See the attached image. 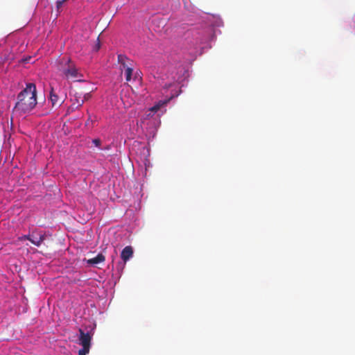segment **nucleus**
Returning <instances> with one entry per match:
<instances>
[{
    "mask_svg": "<svg viewBox=\"0 0 355 355\" xmlns=\"http://www.w3.org/2000/svg\"><path fill=\"white\" fill-rule=\"evenodd\" d=\"M66 94L62 90H50L49 98L53 106L60 105L64 101Z\"/></svg>",
    "mask_w": 355,
    "mask_h": 355,
    "instance_id": "39448f33",
    "label": "nucleus"
},
{
    "mask_svg": "<svg viewBox=\"0 0 355 355\" xmlns=\"http://www.w3.org/2000/svg\"><path fill=\"white\" fill-rule=\"evenodd\" d=\"M119 70L121 74L128 71V70H135V62L132 60L128 58L124 54H119L117 56Z\"/></svg>",
    "mask_w": 355,
    "mask_h": 355,
    "instance_id": "20e7f679",
    "label": "nucleus"
},
{
    "mask_svg": "<svg viewBox=\"0 0 355 355\" xmlns=\"http://www.w3.org/2000/svg\"><path fill=\"white\" fill-rule=\"evenodd\" d=\"M148 113L146 114V118L145 119H149V118H151L154 116L155 114H153V112H148Z\"/></svg>",
    "mask_w": 355,
    "mask_h": 355,
    "instance_id": "f3484780",
    "label": "nucleus"
},
{
    "mask_svg": "<svg viewBox=\"0 0 355 355\" xmlns=\"http://www.w3.org/2000/svg\"><path fill=\"white\" fill-rule=\"evenodd\" d=\"M92 143H93V144H94L96 147H100L101 144V141L99 139H93Z\"/></svg>",
    "mask_w": 355,
    "mask_h": 355,
    "instance_id": "2eb2a0df",
    "label": "nucleus"
},
{
    "mask_svg": "<svg viewBox=\"0 0 355 355\" xmlns=\"http://www.w3.org/2000/svg\"><path fill=\"white\" fill-rule=\"evenodd\" d=\"M124 75L125 79V85L127 87L130 89H133L134 87H138L141 86V71L135 70H128L123 73Z\"/></svg>",
    "mask_w": 355,
    "mask_h": 355,
    "instance_id": "7ed1b4c3",
    "label": "nucleus"
},
{
    "mask_svg": "<svg viewBox=\"0 0 355 355\" xmlns=\"http://www.w3.org/2000/svg\"><path fill=\"white\" fill-rule=\"evenodd\" d=\"M158 111H159V110L158 109V107L155 105L154 106L150 107L147 112H153V114H155L156 112H157Z\"/></svg>",
    "mask_w": 355,
    "mask_h": 355,
    "instance_id": "4468645a",
    "label": "nucleus"
},
{
    "mask_svg": "<svg viewBox=\"0 0 355 355\" xmlns=\"http://www.w3.org/2000/svg\"><path fill=\"white\" fill-rule=\"evenodd\" d=\"M44 240V236L42 234H39L37 236H35L33 234L31 235V239H29V241L35 245L40 246Z\"/></svg>",
    "mask_w": 355,
    "mask_h": 355,
    "instance_id": "9d476101",
    "label": "nucleus"
},
{
    "mask_svg": "<svg viewBox=\"0 0 355 355\" xmlns=\"http://www.w3.org/2000/svg\"><path fill=\"white\" fill-rule=\"evenodd\" d=\"M25 89H36V85L33 83H29L26 84V87Z\"/></svg>",
    "mask_w": 355,
    "mask_h": 355,
    "instance_id": "dca6fc26",
    "label": "nucleus"
},
{
    "mask_svg": "<svg viewBox=\"0 0 355 355\" xmlns=\"http://www.w3.org/2000/svg\"><path fill=\"white\" fill-rule=\"evenodd\" d=\"M23 239H27V240L29 241V239H31V235H29V234L28 235H25V236H24Z\"/></svg>",
    "mask_w": 355,
    "mask_h": 355,
    "instance_id": "a211bd4d",
    "label": "nucleus"
},
{
    "mask_svg": "<svg viewBox=\"0 0 355 355\" xmlns=\"http://www.w3.org/2000/svg\"><path fill=\"white\" fill-rule=\"evenodd\" d=\"M179 71L182 74L181 76H179L178 78L173 83H169L168 87H175V89H182V87L187 86L185 84V83L187 82L186 78L185 76H184V71L183 70V69H180Z\"/></svg>",
    "mask_w": 355,
    "mask_h": 355,
    "instance_id": "0eeeda50",
    "label": "nucleus"
},
{
    "mask_svg": "<svg viewBox=\"0 0 355 355\" xmlns=\"http://www.w3.org/2000/svg\"><path fill=\"white\" fill-rule=\"evenodd\" d=\"M78 94L77 92H75L73 96L76 98V103L79 105H82L85 102L86 97L85 96L82 97L81 94H80V95H78Z\"/></svg>",
    "mask_w": 355,
    "mask_h": 355,
    "instance_id": "f8f14e48",
    "label": "nucleus"
},
{
    "mask_svg": "<svg viewBox=\"0 0 355 355\" xmlns=\"http://www.w3.org/2000/svg\"><path fill=\"white\" fill-rule=\"evenodd\" d=\"M133 254V250L131 246L125 247L121 254V257L124 261V263L130 258Z\"/></svg>",
    "mask_w": 355,
    "mask_h": 355,
    "instance_id": "6e6552de",
    "label": "nucleus"
},
{
    "mask_svg": "<svg viewBox=\"0 0 355 355\" xmlns=\"http://www.w3.org/2000/svg\"><path fill=\"white\" fill-rule=\"evenodd\" d=\"M37 90H21L18 94L15 109L24 113L33 110L37 104Z\"/></svg>",
    "mask_w": 355,
    "mask_h": 355,
    "instance_id": "f257e3e1",
    "label": "nucleus"
},
{
    "mask_svg": "<svg viewBox=\"0 0 355 355\" xmlns=\"http://www.w3.org/2000/svg\"><path fill=\"white\" fill-rule=\"evenodd\" d=\"M58 69L67 79L74 82L81 81V79L79 78L81 75L70 58H62L58 63Z\"/></svg>",
    "mask_w": 355,
    "mask_h": 355,
    "instance_id": "f03ea898",
    "label": "nucleus"
},
{
    "mask_svg": "<svg viewBox=\"0 0 355 355\" xmlns=\"http://www.w3.org/2000/svg\"><path fill=\"white\" fill-rule=\"evenodd\" d=\"M88 124H89V121H87L86 122V125H87Z\"/></svg>",
    "mask_w": 355,
    "mask_h": 355,
    "instance_id": "aec40b11",
    "label": "nucleus"
},
{
    "mask_svg": "<svg viewBox=\"0 0 355 355\" xmlns=\"http://www.w3.org/2000/svg\"><path fill=\"white\" fill-rule=\"evenodd\" d=\"M171 98H172V96L168 98L164 99V100H160L157 103H155V105L158 107V109L159 110H161V109H162L163 107L166 106V105L168 103V102L170 101V100Z\"/></svg>",
    "mask_w": 355,
    "mask_h": 355,
    "instance_id": "9b49d317",
    "label": "nucleus"
},
{
    "mask_svg": "<svg viewBox=\"0 0 355 355\" xmlns=\"http://www.w3.org/2000/svg\"><path fill=\"white\" fill-rule=\"evenodd\" d=\"M89 349L90 347H83V348L78 351V355H87L89 352Z\"/></svg>",
    "mask_w": 355,
    "mask_h": 355,
    "instance_id": "ddd939ff",
    "label": "nucleus"
},
{
    "mask_svg": "<svg viewBox=\"0 0 355 355\" xmlns=\"http://www.w3.org/2000/svg\"><path fill=\"white\" fill-rule=\"evenodd\" d=\"M95 49H96V51H98V50L100 49V44H99V43H98V44H96V46Z\"/></svg>",
    "mask_w": 355,
    "mask_h": 355,
    "instance_id": "6ab92c4d",
    "label": "nucleus"
},
{
    "mask_svg": "<svg viewBox=\"0 0 355 355\" xmlns=\"http://www.w3.org/2000/svg\"><path fill=\"white\" fill-rule=\"evenodd\" d=\"M105 258V256L103 254H98L96 257L89 259H85V261L91 266H94L96 264H98L100 263L104 262Z\"/></svg>",
    "mask_w": 355,
    "mask_h": 355,
    "instance_id": "1a4fd4ad",
    "label": "nucleus"
},
{
    "mask_svg": "<svg viewBox=\"0 0 355 355\" xmlns=\"http://www.w3.org/2000/svg\"><path fill=\"white\" fill-rule=\"evenodd\" d=\"M91 330L89 332H85L82 329H79V344L82 345V347H91V340L93 336V333Z\"/></svg>",
    "mask_w": 355,
    "mask_h": 355,
    "instance_id": "423d86ee",
    "label": "nucleus"
}]
</instances>
